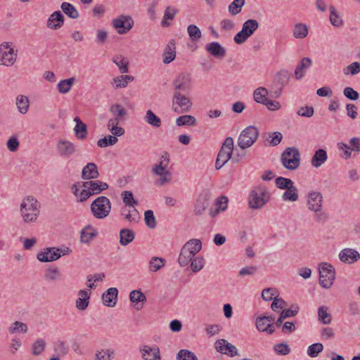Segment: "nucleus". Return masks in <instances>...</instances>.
Segmentation results:
<instances>
[{
    "instance_id": "nucleus-1",
    "label": "nucleus",
    "mask_w": 360,
    "mask_h": 360,
    "mask_svg": "<svg viewBox=\"0 0 360 360\" xmlns=\"http://www.w3.org/2000/svg\"><path fill=\"white\" fill-rule=\"evenodd\" d=\"M40 204L33 196L25 198L20 204V212L24 222H35L39 215Z\"/></svg>"
},
{
    "instance_id": "nucleus-2",
    "label": "nucleus",
    "mask_w": 360,
    "mask_h": 360,
    "mask_svg": "<svg viewBox=\"0 0 360 360\" xmlns=\"http://www.w3.org/2000/svg\"><path fill=\"white\" fill-rule=\"evenodd\" d=\"M111 208L110 200L103 195L97 197L90 206L92 215L97 219L107 217L110 213Z\"/></svg>"
},
{
    "instance_id": "nucleus-3",
    "label": "nucleus",
    "mask_w": 360,
    "mask_h": 360,
    "mask_svg": "<svg viewBox=\"0 0 360 360\" xmlns=\"http://www.w3.org/2000/svg\"><path fill=\"white\" fill-rule=\"evenodd\" d=\"M283 166L288 170H295L300 165V153L295 147H288L281 156Z\"/></svg>"
},
{
    "instance_id": "nucleus-4",
    "label": "nucleus",
    "mask_w": 360,
    "mask_h": 360,
    "mask_svg": "<svg viewBox=\"0 0 360 360\" xmlns=\"http://www.w3.org/2000/svg\"><path fill=\"white\" fill-rule=\"evenodd\" d=\"M259 129L257 127L250 125L245 127L240 134L237 144L243 150L252 146L257 140Z\"/></svg>"
},
{
    "instance_id": "nucleus-5",
    "label": "nucleus",
    "mask_w": 360,
    "mask_h": 360,
    "mask_svg": "<svg viewBox=\"0 0 360 360\" xmlns=\"http://www.w3.org/2000/svg\"><path fill=\"white\" fill-rule=\"evenodd\" d=\"M233 152V139L232 137H227L219 151L217 157V160L215 162V168L217 169H220L225 164L228 162L229 160H231L232 155Z\"/></svg>"
},
{
    "instance_id": "nucleus-6",
    "label": "nucleus",
    "mask_w": 360,
    "mask_h": 360,
    "mask_svg": "<svg viewBox=\"0 0 360 360\" xmlns=\"http://www.w3.org/2000/svg\"><path fill=\"white\" fill-rule=\"evenodd\" d=\"M319 284L325 289L330 288L335 278V271L333 265L327 262H322L319 267Z\"/></svg>"
},
{
    "instance_id": "nucleus-7",
    "label": "nucleus",
    "mask_w": 360,
    "mask_h": 360,
    "mask_svg": "<svg viewBox=\"0 0 360 360\" xmlns=\"http://www.w3.org/2000/svg\"><path fill=\"white\" fill-rule=\"evenodd\" d=\"M18 50H15L10 42H3L0 45V65L11 67L16 62Z\"/></svg>"
},
{
    "instance_id": "nucleus-8",
    "label": "nucleus",
    "mask_w": 360,
    "mask_h": 360,
    "mask_svg": "<svg viewBox=\"0 0 360 360\" xmlns=\"http://www.w3.org/2000/svg\"><path fill=\"white\" fill-rule=\"evenodd\" d=\"M259 28V22L255 19H249L243 24L242 30L234 36V41L238 44L245 43Z\"/></svg>"
},
{
    "instance_id": "nucleus-9",
    "label": "nucleus",
    "mask_w": 360,
    "mask_h": 360,
    "mask_svg": "<svg viewBox=\"0 0 360 360\" xmlns=\"http://www.w3.org/2000/svg\"><path fill=\"white\" fill-rule=\"evenodd\" d=\"M269 198V193L265 188L253 190L249 195V206L255 210L262 208L268 202Z\"/></svg>"
},
{
    "instance_id": "nucleus-10",
    "label": "nucleus",
    "mask_w": 360,
    "mask_h": 360,
    "mask_svg": "<svg viewBox=\"0 0 360 360\" xmlns=\"http://www.w3.org/2000/svg\"><path fill=\"white\" fill-rule=\"evenodd\" d=\"M70 249H60L57 248H46L43 252L37 254V259L40 262H48L58 259L61 256L68 255Z\"/></svg>"
},
{
    "instance_id": "nucleus-11",
    "label": "nucleus",
    "mask_w": 360,
    "mask_h": 360,
    "mask_svg": "<svg viewBox=\"0 0 360 360\" xmlns=\"http://www.w3.org/2000/svg\"><path fill=\"white\" fill-rule=\"evenodd\" d=\"M193 103L189 98L180 93H174L172 96V110L176 113L188 112Z\"/></svg>"
},
{
    "instance_id": "nucleus-12",
    "label": "nucleus",
    "mask_w": 360,
    "mask_h": 360,
    "mask_svg": "<svg viewBox=\"0 0 360 360\" xmlns=\"http://www.w3.org/2000/svg\"><path fill=\"white\" fill-rule=\"evenodd\" d=\"M112 25L118 34H126L132 28L134 20L130 15H120L112 20Z\"/></svg>"
},
{
    "instance_id": "nucleus-13",
    "label": "nucleus",
    "mask_w": 360,
    "mask_h": 360,
    "mask_svg": "<svg viewBox=\"0 0 360 360\" xmlns=\"http://www.w3.org/2000/svg\"><path fill=\"white\" fill-rule=\"evenodd\" d=\"M174 93L188 92L191 88V77L190 74L182 72L172 81Z\"/></svg>"
},
{
    "instance_id": "nucleus-14",
    "label": "nucleus",
    "mask_w": 360,
    "mask_h": 360,
    "mask_svg": "<svg viewBox=\"0 0 360 360\" xmlns=\"http://www.w3.org/2000/svg\"><path fill=\"white\" fill-rule=\"evenodd\" d=\"M167 165L163 164L162 160L153 166L152 172L153 174L160 176V179L155 183V185L163 186L172 181V174L167 169Z\"/></svg>"
},
{
    "instance_id": "nucleus-15",
    "label": "nucleus",
    "mask_w": 360,
    "mask_h": 360,
    "mask_svg": "<svg viewBox=\"0 0 360 360\" xmlns=\"http://www.w3.org/2000/svg\"><path fill=\"white\" fill-rule=\"evenodd\" d=\"M212 193L208 190L203 191L198 196L194 208V214L200 216L204 213L210 205Z\"/></svg>"
},
{
    "instance_id": "nucleus-16",
    "label": "nucleus",
    "mask_w": 360,
    "mask_h": 360,
    "mask_svg": "<svg viewBox=\"0 0 360 360\" xmlns=\"http://www.w3.org/2000/svg\"><path fill=\"white\" fill-rule=\"evenodd\" d=\"M349 143L351 146L342 142L338 143V149L344 151L342 157L346 160L351 157V151L360 152V138H352L349 141Z\"/></svg>"
},
{
    "instance_id": "nucleus-17",
    "label": "nucleus",
    "mask_w": 360,
    "mask_h": 360,
    "mask_svg": "<svg viewBox=\"0 0 360 360\" xmlns=\"http://www.w3.org/2000/svg\"><path fill=\"white\" fill-rule=\"evenodd\" d=\"M290 77V72L285 70H281L276 73L274 78V83L278 89L274 92L273 96L276 98L280 96L283 88L288 84Z\"/></svg>"
},
{
    "instance_id": "nucleus-18",
    "label": "nucleus",
    "mask_w": 360,
    "mask_h": 360,
    "mask_svg": "<svg viewBox=\"0 0 360 360\" xmlns=\"http://www.w3.org/2000/svg\"><path fill=\"white\" fill-rule=\"evenodd\" d=\"M307 208L310 211H319L323 206V195L318 191H310L307 197Z\"/></svg>"
},
{
    "instance_id": "nucleus-19",
    "label": "nucleus",
    "mask_w": 360,
    "mask_h": 360,
    "mask_svg": "<svg viewBox=\"0 0 360 360\" xmlns=\"http://www.w3.org/2000/svg\"><path fill=\"white\" fill-rule=\"evenodd\" d=\"M214 345L217 351L221 354H226L231 357L239 355L236 346L224 339L217 340Z\"/></svg>"
},
{
    "instance_id": "nucleus-20",
    "label": "nucleus",
    "mask_w": 360,
    "mask_h": 360,
    "mask_svg": "<svg viewBox=\"0 0 360 360\" xmlns=\"http://www.w3.org/2000/svg\"><path fill=\"white\" fill-rule=\"evenodd\" d=\"M139 351L144 360H161L160 349L155 345H143L139 348Z\"/></svg>"
},
{
    "instance_id": "nucleus-21",
    "label": "nucleus",
    "mask_w": 360,
    "mask_h": 360,
    "mask_svg": "<svg viewBox=\"0 0 360 360\" xmlns=\"http://www.w3.org/2000/svg\"><path fill=\"white\" fill-rule=\"evenodd\" d=\"M57 150L60 156L69 158L76 152V146L70 141L60 140L57 144Z\"/></svg>"
},
{
    "instance_id": "nucleus-22",
    "label": "nucleus",
    "mask_w": 360,
    "mask_h": 360,
    "mask_svg": "<svg viewBox=\"0 0 360 360\" xmlns=\"http://www.w3.org/2000/svg\"><path fill=\"white\" fill-rule=\"evenodd\" d=\"M82 186L87 188L91 193V195L99 194L108 188V185L105 182L98 180L82 182Z\"/></svg>"
},
{
    "instance_id": "nucleus-23",
    "label": "nucleus",
    "mask_w": 360,
    "mask_h": 360,
    "mask_svg": "<svg viewBox=\"0 0 360 360\" xmlns=\"http://www.w3.org/2000/svg\"><path fill=\"white\" fill-rule=\"evenodd\" d=\"M64 16L60 11H54L48 18L46 26L51 30L60 29L64 24Z\"/></svg>"
},
{
    "instance_id": "nucleus-24",
    "label": "nucleus",
    "mask_w": 360,
    "mask_h": 360,
    "mask_svg": "<svg viewBox=\"0 0 360 360\" xmlns=\"http://www.w3.org/2000/svg\"><path fill=\"white\" fill-rule=\"evenodd\" d=\"M206 51L218 59H222L225 57L226 51L219 42L213 41L205 46Z\"/></svg>"
},
{
    "instance_id": "nucleus-25",
    "label": "nucleus",
    "mask_w": 360,
    "mask_h": 360,
    "mask_svg": "<svg viewBox=\"0 0 360 360\" xmlns=\"http://www.w3.org/2000/svg\"><path fill=\"white\" fill-rule=\"evenodd\" d=\"M72 193L77 198L78 202H84L91 196L89 190L82 186V182H77L72 185Z\"/></svg>"
},
{
    "instance_id": "nucleus-26",
    "label": "nucleus",
    "mask_w": 360,
    "mask_h": 360,
    "mask_svg": "<svg viewBox=\"0 0 360 360\" xmlns=\"http://www.w3.org/2000/svg\"><path fill=\"white\" fill-rule=\"evenodd\" d=\"M339 258L344 263L352 264L360 258V255L353 249L345 248L340 251Z\"/></svg>"
},
{
    "instance_id": "nucleus-27",
    "label": "nucleus",
    "mask_w": 360,
    "mask_h": 360,
    "mask_svg": "<svg viewBox=\"0 0 360 360\" xmlns=\"http://www.w3.org/2000/svg\"><path fill=\"white\" fill-rule=\"evenodd\" d=\"M118 290L116 288H108L103 295H102V301L103 303L110 307H112L116 304L117 299Z\"/></svg>"
},
{
    "instance_id": "nucleus-28",
    "label": "nucleus",
    "mask_w": 360,
    "mask_h": 360,
    "mask_svg": "<svg viewBox=\"0 0 360 360\" xmlns=\"http://www.w3.org/2000/svg\"><path fill=\"white\" fill-rule=\"evenodd\" d=\"M176 57V43L174 39H171L165 49L163 53V63L169 64L172 62Z\"/></svg>"
},
{
    "instance_id": "nucleus-29",
    "label": "nucleus",
    "mask_w": 360,
    "mask_h": 360,
    "mask_svg": "<svg viewBox=\"0 0 360 360\" xmlns=\"http://www.w3.org/2000/svg\"><path fill=\"white\" fill-rule=\"evenodd\" d=\"M97 235L98 231L92 226L87 225L80 232V242L85 244L89 243Z\"/></svg>"
},
{
    "instance_id": "nucleus-30",
    "label": "nucleus",
    "mask_w": 360,
    "mask_h": 360,
    "mask_svg": "<svg viewBox=\"0 0 360 360\" xmlns=\"http://www.w3.org/2000/svg\"><path fill=\"white\" fill-rule=\"evenodd\" d=\"M129 300L131 302L136 303L134 307L137 310L143 308V303L146 302V296L139 290H134L129 294Z\"/></svg>"
},
{
    "instance_id": "nucleus-31",
    "label": "nucleus",
    "mask_w": 360,
    "mask_h": 360,
    "mask_svg": "<svg viewBox=\"0 0 360 360\" xmlns=\"http://www.w3.org/2000/svg\"><path fill=\"white\" fill-rule=\"evenodd\" d=\"M99 176L97 166L95 163H88L82 169V178L83 179L89 180L96 179Z\"/></svg>"
},
{
    "instance_id": "nucleus-32",
    "label": "nucleus",
    "mask_w": 360,
    "mask_h": 360,
    "mask_svg": "<svg viewBox=\"0 0 360 360\" xmlns=\"http://www.w3.org/2000/svg\"><path fill=\"white\" fill-rule=\"evenodd\" d=\"M91 291L80 290L78 295L79 298L76 300V307L79 310H85L89 304Z\"/></svg>"
},
{
    "instance_id": "nucleus-33",
    "label": "nucleus",
    "mask_w": 360,
    "mask_h": 360,
    "mask_svg": "<svg viewBox=\"0 0 360 360\" xmlns=\"http://www.w3.org/2000/svg\"><path fill=\"white\" fill-rule=\"evenodd\" d=\"M120 120H121L117 119V117H112L110 119L107 123V129L114 136H121L124 134V129L121 127H118Z\"/></svg>"
},
{
    "instance_id": "nucleus-34",
    "label": "nucleus",
    "mask_w": 360,
    "mask_h": 360,
    "mask_svg": "<svg viewBox=\"0 0 360 360\" xmlns=\"http://www.w3.org/2000/svg\"><path fill=\"white\" fill-rule=\"evenodd\" d=\"M327 158L326 151L324 149H318L311 158V165L315 168H319L327 160Z\"/></svg>"
},
{
    "instance_id": "nucleus-35",
    "label": "nucleus",
    "mask_w": 360,
    "mask_h": 360,
    "mask_svg": "<svg viewBox=\"0 0 360 360\" xmlns=\"http://www.w3.org/2000/svg\"><path fill=\"white\" fill-rule=\"evenodd\" d=\"M121 216L131 223H137L140 219V214L134 207H131V210L127 207L122 208Z\"/></svg>"
},
{
    "instance_id": "nucleus-36",
    "label": "nucleus",
    "mask_w": 360,
    "mask_h": 360,
    "mask_svg": "<svg viewBox=\"0 0 360 360\" xmlns=\"http://www.w3.org/2000/svg\"><path fill=\"white\" fill-rule=\"evenodd\" d=\"M74 121L76 122V126L74 129L75 136L79 140L86 139L88 134L86 125L78 117H76Z\"/></svg>"
},
{
    "instance_id": "nucleus-37",
    "label": "nucleus",
    "mask_w": 360,
    "mask_h": 360,
    "mask_svg": "<svg viewBox=\"0 0 360 360\" xmlns=\"http://www.w3.org/2000/svg\"><path fill=\"white\" fill-rule=\"evenodd\" d=\"M292 35L296 39H304L309 34L308 26L302 22L295 23L292 28Z\"/></svg>"
},
{
    "instance_id": "nucleus-38",
    "label": "nucleus",
    "mask_w": 360,
    "mask_h": 360,
    "mask_svg": "<svg viewBox=\"0 0 360 360\" xmlns=\"http://www.w3.org/2000/svg\"><path fill=\"white\" fill-rule=\"evenodd\" d=\"M266 319L263 316L257 317L256 327L261 332H267L269 334H272L275 331L274 325L266 321Z\"/></svg>"
},
{
    "instance_id": "nucleus-39",
    "label": "nucleus",
    "mask_w": 360,
    "mask_h": 360,
    "mask_svg": "<svg viewBox=\"0 0 360 360\" xmlns=\"http://www.w3.org/2000/svg\"><path fill=\"white\" fill-rule=\"evenodd\" d=\"M135 238L134 232L129 229H122L120 231V243L126 246L131 243Z\"/></svg>"
},
{
    "instance_id": "nucleus-40",
    "label": "nucleus",
    "mask_w": 360,
    "mask_h": 360,
    "mask_svg": "<svg viewBox=\"0 0 360 360\" xmlns=\"http://www.w3.org/2000/svg\"><path fill=\"white\" fill-rule=\"evenodd\" d=\"M228 203V198L224 195H221L217 198V208L210 210V214L212 217L217 216L220 212L226 210Z\"/></svg>"
},
{
    "instance_id": "nucleus-41",
    "label": "nucleus",
    "mask_w": 360,
    "mask_h": 360,
    "mask_svg": "<svg viewBox=\"0 0 360 360\" xmlns=\"http://www.w3.org/2000/svg\"><path fill=\"white\" fill-rule=\"evenodd\" d=\"M281 198L285 202H295L299 198V191L295 185L292 188H289L285 190V192L282 194Z\"/></svg>"
},
{
    "instance_id": "nucleus-42",
    "label": "nucleus",
    "mask_w": 360,
    "mask_h": 360,
    "mask_svg": "<svg viewBox=\"0 0 360 360\" xmlns=\"http://www.w3.org/2000/svg\"><path fill=\"white\" fill-rule=\"evenodd\" d=\"M268 95V90L265 87H259L254 91L253 98L255 102L264 105L269 100Z\"/></svg>"
},
{
    "instance_id": "nucleus-43",
    "label": "nucleus",
    "mask_w": 360,
    "mask_h": 360,
    "mask_svg": "<svg viewBox=\"0 0 360 360\" xmlns=\"http://www.w3.org/2000/svg\"><path fill=\"white\" fill-rule=\"evenodd\" d=\"M166 264V260L162 257H153L148 263V270L155 273L160 270Z\"/></svg>"
},
{
    "instance_id": "nucleus-44",
    "label": "nucleus",
    "mask_w": 360,
    "mask_h": 360,
    "mask_svg": "<svg viewBox=\"0 0 360 360\" xmlns=\"http://www.w3.org/2000/svg\"><path fill=\"white\" fill-rule=\"evenodd\" d=\"M15 105L18 112L24 115L27 113L29 109V99L24 95H18L16 98Z\"/></svg>"
},
{
    "instance_id": "nucleus-45",
    "label": "nucleus",
    "mask_w": 360,
    "mask_h": 360,
    "mask_svg": "<svg viewBox=\"0 0 360 360\" xmlns=\"http://www.w3.org/2000/svg\"><path fill=\"white\" fill-rule=\"evenodd\" d=\"M134 77L131 75H120L115 77L112 79V83L115 84V89L119 88H124L128 85V83L134 81Z\"/></svg>"
},
{
    "instance_id": "nucleus-46",
    "label": "nucleus",
    "mask_w": 360,
    "mask_h": 360,
    "mask_svg": "<svg viewBox=\"0 0 360 360\" xmlns=\"http://www.w3.org/2000/svg\"><path fill=\"white\" fill-rule=\"evenodd\" d=\"M62 274L58 267L48 268L44 273V279L48 281H56L61 279Z\"/></svg>"
},
{
    "instance_id": "nucleus-47",
    "label": "nucleus",
    "mask_w": 360,
    "mask_h": 360,
    "mask_svg": "<svg viewBox=\"0 0 360 360\" xmlns=\"http://www.w3.org/2000/svg\"><path fill=\"white\" fill-rule=\"evenodd\" d=\"M184 248H186L187 250H190V252L195 255L198 252L200 251L202 249V243L200 240L193 238L187 241L183 246Z\"/></svg>"
},
{
    "instance_id": "nucleus-48",
    "label": "nucleus",
    "mask_w": 360,
    "mask_h": 360,
    "mask_svg": "<svg viewBox=\"0 0 360 360\" xmlns=\"http://www.w3.org/2000/svg\"><path fill=\"white\" fill-rule=\"evenodd\" d=\"M311 65V60L309 58H304L302 59L300 64L298 65L295 70V76L299 79L303 77V70L307 69Z\"/></svg>"
},
{
    "instance_id": "nucleus-49",
    "label": "nucleus",
    "mask_w": 360,
    "mask_h": 360,
    "mask_svg": "<svg viewBox=\"0 0 360 360\" xmlns=\"http://www.w3.org/2000/svg\"><path fill=\"white\" fill-rule=\"evenodd\" d=\"M186 248L182 247L178 259L179 263L181 266H187L195 256L190 250L188 251Z\"/></svg>"
},
{
    "instance_id": "nucleus-50",
    "label": "nucleus",
    "mask_w": 360,
    "mask_h": 360,
    "mask_svg": "<svg viewBox=\"0 0 360 360\" xmlns=\"http://www.w3.org/2000/svg\"><path fill=\"white\" fill-rule=\"evenodd\" d=\"M75 82V77H70V78H68L66 79L60 80L57 85L58 91L60 94L68 93L70 91V89Z\"/></svg>"
},
{
    "instance_id": "nucleus-51",
    "label": "nucleus",
    "mask_w": 360,
    "mask_h": 360,
    "mask_svg": "<svg viewBox=\"0 0 360 360\" xmlns=\"http://www.w3.org/2000/svg\"><path fill=\"white\" fill-rule=\"evenodd\" d=\"M179 11L178 9L172 7V6H167L164 13V16L161 22V25L163 27H168L170 25V23L168 22L167 20H172L176 13H178Z\"/></svg>"
},
{
    "instance_id": "nucleus-52",
    "label": "nucleus",
    "mask_w": 360,
    "mask_h": 360,
    "mask_svg": "<svg viewBox=\"0 0 360 360\" xmlns=\"http://www.w3.org/2000/svg\"><path fill=\"white\" fill-rule=\"evenodd\" d=\"M196 124L195 117L190 115H181L176 119V124L178 126H195Z\"/></svg>"
},
{
    "instance_id": "nucleus-53",
    "label": "nucleus",
    "mask_w": 360,
    "mask_h": 360,
    "mask_svg": "<svg viewBox=\"0 0 360 360\" xmlns=\"http://www.w3.org/2000/svg\"><path fill=\"white\" fill-rule=\"evenodd\" d=\"M60 8L69 18L72 19L78 18L79 13L72 4L68 2H63L60 5Z\"/></svg>"
},
{
    "instance_id": "nucleus-54",
    "label": "nucleus",
    "mask_w": 360,
    "mask_h": 360,
    "mask_svg": "<svg viewBox=\"0 0 360 360\" xmlns=\"http://www.w3.org/2000/svg\"><path fill=\"white\" fill-rule=\"evenodd\" d=\"M145 121L150 126L160 127L161 126V120L151 110H148L144 117Z\"/></svg>"
},
{
    "instance_id": "nucleus-55",
    "label": "nucleus",
    "mask_w": 360,
    "mask_h": 360,
    "mask_svg": "<svg viewBox=\"0 0 360 360\" xmlns=\"http://www.w3.org/2000/svg\"><path fill=\"white\" fill-rule=\"evenodd\" d=\"M318 319L323 324H330L332 321L331 315L328 312V308L325 306L319 307L318 309Z\"/></svg>"
},
{
    "instance_id": "nucleus-56",
    "label": "nucleus",
    "mask_w": 360,
    "mask_h": 360,
    "mask_svg": "<svg viewBox=\"0 0 360 360\" xmlns=\"http://www.w3.org/2000/svg\"><path fill=\"white\" fill-rule=\"evenodd\" d=\"M110 112L114 117H117V119H120L123 117L127 115V111L121 104H113L109 108Z\"/></svg>"
},
{
    "instance_id": "nucleus-57",
    "label": "nucleus",
    "mask_w": 360,
    "mask_h": 360,
    "mask_svg": "<svg viewBox=\"0 0 360 360\" xmlns=\"http://www.w3.org/2000/svg\"><path fill=\"white\" fill-rule=\"evenodd\" d=\"M114 63L119 68L120 72L127 73L129 72V61L122 56H115L112 59Z\"/></svg>"
},
{
    "instance_id": "nucleus-58",
    "label": "nucleus",
    "mask_w": 360,
    "mask_h": 360,
    "mask_svg": "<svg viewBox=\"0 0 360 360\" xmlns=\"http://www.w3.org/2000/svg\"><path fill=\"white\" fill-rule=\"evenodd\" d=\"M330 16L329 19L331 24L335 27H340L343 25V20L340 18L335 8L333 6H330Z\"/></svg>"
},
{
    "instance_id": "nucleus-59",
    "label": "nucleus",
    "mask_w": 360,
    "mask_h": 360,
    "mask_svg": "<svg viewBox=\"0 0 360 360\" xmlns=\"http://www.w3.org/2000/svg\"><path fill=\"white\" fill-rule=\"evenodd\" d=\"M275 184L278 188L286 190L290 187L292 188L294 182L290 179L278 176L275 179Z\"/></svg>"
},
{
    "instance_id": "nucleus-60",
    "label": "nucleus",
    "mask_w": 360,
    "mask_h": 360,
    "mask_svg": "<svg viewBox=\"0 0 360 360\" xmlns=\"http://www.w3.org/2000/svg\"><path fill=\"white\" fill-rule=\"evenodd\" d=\"M117 136L108 135L105 136L97 141L98 146L101 148H105L108 146H113L117 143Z\"/></svg>"
},
{
    "instance_id": "nucleus-61",
    "label": "nucleus",
    "mask_w": 360,
    "mask_h": 360,
    "mask_svg": "<svg viewBox=\"0 0 360 360\" xmlns=\"http://www.w3.org/2000/svg\"><path fill=\"white\" fill-rule=\"evenodd\" d=\"M245 3V0H233L228 7L229 12L233 15L240 13Z\"/></svg>"
},
{
    "instance_id": "nucleus-62",
    "label": "nucleus",
    "mask_w": 360,
    "mask_h": 360,
    "mask_svg": "<svg viewBox=\"0 0 360 360\" xmlns=\"http://www.w3.org/2000/svg\"><path fill=\"white\" fill-rule=\"evenodd\" d=\"M8 331L10 334L20 332L27 333V326L25 323L16 321L10 327H8Z\"/></svg>"
},
{
    "instance_id": "nucleus-63",
    "label": "nucleus",
    "mask_w": 360,
    "mask_h": 360,
    "mask_svg": "<svg viewBox=\"0 0 360 360\" xmlns=\"http://www.w3.org/2000/svg\"><path fill=\"white\" fill-rule=\"evenodd\" d=\"M283 139V135L281 132L274 131L267 134L266 140L269 141L270 146H276L278 145Z\"/></svg>"
},
{
    "instance_id": "nucleus-64",
    "label": "nucleus",
    "mask_w": 360,
    "mask_h": 360,
    "mask_svg": "<svg viewBox=\"0 0 360 360\" xmlns=\"http://www.w3.org/2000/svg\"><path fill=\"white\" fill-rule=\"evenodd\" d=\"M177 360H198L197 356L188 349H181L176 355Z\"/></svg>"
}]
</instances>
